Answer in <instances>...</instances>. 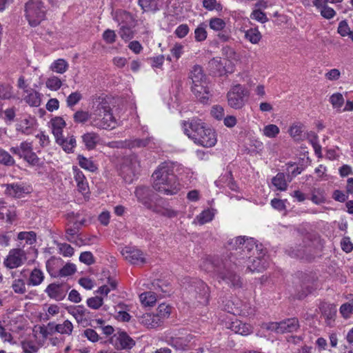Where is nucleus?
<instances>
[{"mask_svg": "<svg viewBox=\"0 0 353 353\" xmlns=\"http://www.w3.org/2000/svg\"><path fill=\"white\" fill-rule=\"evenodd\" d=\"M172 308L169 305H166L165 303L160 304L154 314L158 319H159V322L161 323L165 319H168L171 314Z\"/></svg>", "mask_w": 353, "mask_h": 353, "instance_id": "nucleus-33", "label": "nucleus"}, {"mask_svg": "<svg viewBox=\"0 0 353 353\" xmlns=\"http://www.w3.org/2000/svg\"><path fill=\"white\" fill-rule=\"evenodd\" d=\"M26 18L30 26H38L46 17V8L41 0H30L25 6Z\"/></svg>", "mask_w": 353, "mask_h": 353, "instance_id": "nucleus-6", "label": "nucleus"}, {"mask_svg": "<svg viewBox=\"0 0 353 353\" xmlns=\"http://www.w3.org/2000/svg\"><path fill=\"white\" fill-rule=\"evenodd\" d=\"M55 141L68 153L72 152L76 145V140L74 136H68L66 138L61 136L56 139Z\"/></svg>", "mask_w": 353, "mask_h": 353, "instance_id": "nucleus-25", "label": "nucleus"}, {"mask_svg": "<svg viewBox=\"0 0 353 353\" xmlns=\"http://www.w3.org/2000/svg\"><path fill=\"white\" fill-rule=\"evenodd\" d=\"M6 194L13 198H21L31 192L30 185L23 183L4 184Z\"/></svg>", "mask_w": 353, "mask_h": 353, "instance_id": "nucleus-12", "label": "nucleus"}, {"mask_svg": "<svg viewBox=\"0 0 353 353\" xmlns=\"http://www.w3.org/2000/svg\"><path fill=\"white\" fill-rule=\"evenodd\" d=\"M223 55L232 65L238 63L241 59V56L233 48L225 46L222 49Z\"/></svg>", "mask_w": 353, "mask_h": 353, "instance_id": "nucleus-28", "label": "nucleus"}, {"mask_svg": "<svg viewBox=\"0 0 353 353\" xmlns=\"http://www.w3.org/2000/svg\"><path fill=\"white\" fill-rule=\"evenodd\" d=\"M12 288L15 293L24 294L26 292L24 280L22 279H14L12 283Z\"/></svg>", "mask_w": 353, "mask_h": 353, "instance_id": "nucleus-44", "label": "nucleus"}, {"mask_svg": "<svg viewBox=\"0 0 353 353\" xmlns=\"http://www.w3.org/2000/svg\"><path fill=\"white\" fill-rule=\"evenodd\" d=\"M76 272V266L73 263H67L59 272L60 276H68L73 274Z\"/></svg>", "mask_w": 353, "mask_h": 353, "instance_id": "nucleus-55", "label": "nucleus"}, {"mask_svg": "<svg viewBox=\"0 0 353 353\" xmlns=\"http://www.w3.org/2000/svg\"><path fill=\"white\" fill-rule=\"evenodd\" d=\"M183 128L185 134L194 140V142L204 148L214 147L217 142L216 131L207 127L205 123L198 119L183 122Z\"/></svg>", "mask_w": 353, "mask_h": 353, "instance_id": "nucleus-2", "label": "nucleus"}, {"mask_svg": "<svg viewBox=\"0 0 353 353\" xmlns=\"http://www.w3.org/2000/svg\"><path fill=\"white\" fill-rule=\"evenodd\" d=\"M224 108L220 105H214L210 110V115L217 121H221L224 117Z\"/></svg>", "mask_w": 353, "mask_h": 353, "instance_id": "nucleus-46", "label": "nucleus"}, {"mask_svg": "<svg viewBox=\"0 0 353 353\" xmlns=\"http://www.w3.org/2000/svg\"><path fill=\"white\" fill-rule=\"evenodd\" d=\"M201 267L208 272L216 274L217 279L233 287H241L240 277L230 270L231 265L228 261L219 262L218 259L212 261L206 259L203 261Z\"/></svg>", "mask_w": 353, "mask_h": 353, "instance_id": "nucleus-4", "label": "nucleus"}, {"mask_svg": "<svg viewBox=\"0 0 353 353\" xmlns=\"http://www.w3.org/2000/svg\"><path fill=\"white\" fill-rule=\"evenodd\" d=\"M192 92L196 99L203 103H207L210 99V91L207 81L204 83L192 84Z\"/></svg>", "mask_w": 353, "mask_h": 353, "instance_id": "nucleus-17", "label": "nucleus"}, {"mask_svg": "<svg viewBox=\"0 0 353 353\" xmlns=\"http://www.w3.org/2000/svg\"><path fill=\"white\" fill-rule=\"evenodd\" d=\"M154 292L148 291L139 295V299L144 306H153L157 299L169 294L170 290L167 285L161 281H157L152 283Z\"/></svg>", "mask_w": 353, "mask_h": 353, "instance_id": "nucleus-7", "label": "nucleus"}, {"mask_svg": "<svg viewBox=\"0 0 353 353\" xmlns=\"http://www.w3.org/2000/svg\"><path fill=\"white\" fill-rule=\"evenodd\" d=\"M256 256L253 255L250 259H248L251 264L248 265V269L251 272H261L268 266V260L265 258V254L262 249H259L258 252H255Z\"/></svg>", "mask_w": 353, "mask_h": 353, "instance_id": "nucleus-15", "label": "nucleus"}, {"mask_svg": "<svg viewBox=\"0 0 353 353\" xmlns=\"http://www.w3.org/2000/svg\"><path fill=\"white\" fill-rule=\"evenodd\" d=\"M24 93L23 100L30 106L39 107L41 105L42 96L41 93L32 88L25 90Z\"/></svg>", "mask_w": 353, "mask_h": 353, "instance_id": "nucleus-20", "label": "nucleus"}, {"mask_svg": "<svg viewBox=\"0 0 353 353\" xmlns=\"http://www.w3.org/2000/svg\"><path fill=\"white\" fill-rule=\"evenodd\" d=\"M302 128L301 124H293L289 129V134L295 140H299L302 136Z\"/></svg>", "mask_w": 353, "mask_h": 353, "instance_id": "nucleus-49", "label": "nucleus"}, {"mask_svg": "<svg viewBox=\"0 0 353 353\" xmlns=\"http://www.w3.org/2000/svg\"><path fill=\"white\" fill-rule=\"evenodd\" d=\"M329 101L334 109L341 110L344 104L345 99L341 93L336 92L330 96Z\"/></svg>", "mask_w": 353, "mask_h": 353, "instance_id": "nucleus-40", "label": "nucleus"}, {"mask_svg": "<svg viewBox=\"0 0 353 353\" xmlns=\"http://www.w3.org/2000/svg\"><path fill=\"white\" fill-rule=\"evenodd\" d=\"M350 29L345 21H342L339 23L338 27V32L342 36H349L350 34Z\"/></svg>", "mask_w": 353, "mask_h": 353, "instance_id": "nucleus-64", "label": "nucleus"}, {"mask_svg": "<svg viewBox=\"0 0 353 353\" xmlns=\"http://www.w3.org/2000/svg\"><path fill=\"white\" fill-rule=\"evenodd\" d=\"M73 119L75 123H85L88 120V113L85 111L78 110L74 114Z\"/></svg>", "mask_w": 353, "mask_h": 353, "instance_id": "nucleus-58", "label": "nucleus"}, {"mask_svg": "<svg viewBox=\"0 0 353 353\" xmlns=\"http://www.w3.org/2000/svg\"><path fill=\"white\" fill-rule=\"evenodd\" d=\"M57 245L59 252L64 256L69 257L74 254V249L68 243H57Z\"/></svg>", "mask_w": 353, "mask_h": 353, "instance_id": "nucleus-50", "label": "nucleus"}, {"mask_svg": "<svg viewBox=\"0 0 353 353\" xmlns=\"http://www.w3.org/2000/svg\"><path fill=\"white\" fill-rule=\"evenodd\" d=\"M26 260V253L22 248H13L3 259V265L8 269H14L23 265Z\"/></svg>", "mask_w": 353, "mask_h": 353, "instance_id": "nucleus-10", "label": "nucleus"}, {"mask_svg": "<svg viewBox=\"0 0 353 353\" xmlns=\"http://www.w3.org/2000/svg\"><path fill=\"white\" fill-rule=\"evenodd\" d=\"M82 96L78 92H74L71 93L66 99L67 105L70 108L73 107L76 104H77L79 101L81 99Z\"/></svg>", "mask_w": 353, "mask_h": 353, "instance_id": "nucleus-56", "label": "nucleus"}, {"mask_svg": "<svg viewBox=\"0 0 353 353\" xmlns=\"http://www.w3.org/2000/svg\"><path fill=\"white\" fill-rule=\"evenodd\" d=\"M44 279L43 272L37 268L32 270L28 281V285L37 286L40 285Z\"/></svg>", "mask_w": 353, "mask_h": 353, "instance_id": "nucleus-29", "label": "nucleus"}, {"mask_svg": "<svg viewBox=\"0 0 353 353\" xmlns=\"http://www.w3.org/2000/svg\"><path fill=\"white\" fill-rule=\"evenodd\" d=\"M311 201L317 205L323 203L325 201L324 191L321 188H314L312 190Z\"/></svg>", "mask_w": 353, "mask_h": 353, "instance_id": "nucleus-42", "label": "nucleus"}, {"mask_svg": "<svg viewBox=\"0 0 353 353\" xmlns=\"http://www.w3.org/2000/svg\"><path fill=\"white\" fill-rule=\"evenodd\" d=\"M64 81L57 76L52 75L46 79V86L52 91H57L62 86Z\"/></svg>", "mask_w": 353, "mask_h": 353, "instance_id": "nucleus-37", "label": "nucleus"}, {"mask_svg": "<svg viewBox=\"0 0 353 353\" xmlns=\"http://www.w3.org/2000/svg\"><path fill=\"white\" fill-rule=\"evenodd\" d=\"M214 216V213L212 210H203L201 213L197 215L194 220V223H198L199 225H203L211 221Z\"/></svg>", "mask_w": 353, "mask_h": 353, "instance_id": "nucleus-36", "label": "nucleus"}, {"mask_svg": "<svg viewBox=\"0 0 353 353\" xmlns=\"http://www.w3.org/2000/svg\"><path fill=\"white\" fill-rule=\"evenodd\" d=\"M263 327L277 334L293 332L299 327V321L296 318L288 319L280 322H270L263 325Z\"/></svg>", "mask_w": 353, "mask_h": 353, "instance_id": "nucleus-9", "label": "nucleus"}, {"mask_svg": "<svg viewBox=\"0 0 353 353\" xmlns=\"http://www.w3.org/2000/svg\"><path fill=\"white\" fill-rule=\"evenodd\" d=\"M325 77L329 81H336L341 77V72L336 68L330 70L325 74Z\"/></svg>", "mask_w": 353, "mask_h": 353, "instance_id": "nucleus-62", "label": "nucleus"}, {"mask_svg": "<svg viewBox=\"0 0 353 353\" xmlns=\"http://www.w3.org/2000/svg\"><path fill=\"white\" fill-rule=\"evenodd\" d=\"M19 240L25 241L28 245H33L36 242V233L34 232H21L18 234Z\"/></svg>", "mask_w": 353, "mask_h": 353, "instance_id": "nucleus-43", "label": "nucleus"}, {"mask_svg": "<svg viewBox=\"0 0 353 353\" xmlns=\"http://www.w3.org/2000/svg\"><path fill=\"white\" fill-rule=\"evenodd\" d=\"M55 330L57 333L70 336L73 330V325L69 320H65L63 323L57 324Z\"/></svg>", "mask_w": 353, "mask_h": 353, "instance_id": "nucleus-41", "label": "nucleus"}, {"mask_svg": "<svg viewBox=\"0 0 353 353\" xmlns=\"http://www.w3.org/2000/svg\"><path fill=\"white\" fill-rule=\"evenodd\" d=\"M339 312L344 319H349L351 314H353L352 302L351 301L350 303H345L342 304L339 308Z\"/></svg>", "mask_w": 353, "mask_h": 353, "instance_id": "nucleus-45", "label": "nucleus"}, {"mask_svg": "<svg viewBox=\"0 0 353 353\" xmlns=\"http://www.w3.org/2000/svg\"><path fill=\"white\" fill-rule=\"evenodd\" d=\"M104 321L102 319H94L90 318V325L94 328H100L105 335H110L114 332V328L110 325L103 326Z\"/></svg>", "mask_w": 353, "mask_h": 353, "instance_id": "nucleus-31", "label": "nucleus"}, {"mask_svg": "<svg viewBox=\"0 0 353 353\" xmlns=\"http://www.w3.org/2000/svg\"><path fill=\"white\" fill-rule=\"evenodd\" d=\"M194 37L196 41L201 42L207 38L205 28L201 26L197 27L194 30Z\"/></svg>", "mask_w": 353, "mask_h": 353, "instance_id": "nucleus-60", "label": "nucleus"}, {"mask_svg": "<svg viewBox=\"0 0 353 353\" xmlns=\"http://www.w3.org/2000/svg\"><path fill=\"white\" fill-rule=\"evenodd\" d=\"M250 18L262 23L268 21V17L265 14L259 10H254L251 13Z\"/></svg>", "mask_w": 353, "mask_h": 353, "instance_id": "nucleus-59", "label": "nucleus"}, {"mask_svg": "<svg viewBox=\"0 0 353 353\" xmlns=\"http://www.w3.org/2000/svg\"><path fill=\"white\" fill-rule=\"evenodd\" d=\"M68 288L63 284L50 283L47 286L45 292L48 296L56 301H62L66 296Z\"/></svg>", "mask_w": 353, "mask_h": 353, "instance_id": "nucleus-16", "label": "nucleus"}, {"mask_svg": "<svg viewBox=\"0 0 353 353\" xmlns=\"http://www.w3.org/2000/svg\"><path fill=\"white\" fill-rule=\"evenodd\" d=\"M244 32L245 38L253 44L258 43L261 39V34L257 28H250Z\"/></svg>", "mask_w": 353, "mask_h": 353, "instance_id": "nucleus-38", "label": "nucleus"}, {"mask_svg": "<svg viewBox=\"0 0 353 353\" xmlns=\"http://www.w3.org/2000/svg\"><path fill=\"white\" fill-rule=\"evenodd\" d=\"M12 87L10 85L0 84V99H9L12 97Z\"/></svg>", "mask_w": 353, "mask_h": 353, "instance_id": "nucleus-51", "label": "nucleus"}, {"mask_svg": "<svg viewBox=\"0 0 353 353\" xmlns=\"http://www.w3.org/2000/svg\"><path fill=\"white\" fill-rule=\"evenodd\" d=\"M152 188L160 194L174 195L181 189L174 172V166L169 163L161 164L152 175Z\"/></svg>", "mask_w": 353, "mask_h": 353, "instance_id": "nucleus-1", "label": "nucleus"}, {"mask_svg": "<svg viewBox=\"0 0 353 353\" xmlns=\"http://www.w3.org/2000/svg\"><path fill=\"white\" fill-rule=\"evenodd\" d=\"M231 329L237 334L247 336L252 332V327L241 321H235L232 323Z\"/></svg>", "mask_w": 353, "mask_h": 353, "instance_id": "nucleus-26", "label": "nucleus"}, {"mask_svg": "<svg viewBox=\"0 0 353 353\" xmlns=\"http://www.w3.org/2000/svg\"><path fill=\"white\" fill-rule=\"evenodd\" d=\"M273 185L280 191H285L288 188V183L283 173H278L272 179Z\"/></svg>", "mask_w": 353, "mask_h": 353, "instance_id": "nucleus-35", "label": "nucleus"}, {"mask_svg": "<svg viewBox=\"0 0 353 353\" xmlns=\"http://www.w3.org/2000/svg\"><path fill=\"white\" fill-rule=\"evenodd\" d=\"M119 34L121 39L125 41H130L134 37V33L132 29L125 25L121 26Z\"/></svg>", "mask_w": 353, "mask_h": 353, "instance_id": "nucleus-48", "label": "nucleus"}, {"mask_svg": "<svg viewBox=\"0 0 353 353\" xmlns=\"http://www.w3.org/2000/svg\"><path fill=\"white\" fill-rule=\"evenodd\" d=\"M261 133L263 136L267 138L274 139L280 133V129L275 124H268L263 126Z\"/></svg>", "mask_w": 353, "mask_h": 353, "instance_id": "nucleus-34", "label": "nucleus"}, {"mask_svg": "<svg viewBox=\"0 0 353 353\" xmlns=\"http://www.w3.org/2000/svg\"><path fill=\"white\" fill-rule=\"evenodd\" d=\"M100 295H96L90 298V307L92 309H98L103 305V298L105 296L99 293Z\"/></svg>", "mask_w": 353, "mask_h": 353, "instance_id": "nucleus-57", "label": "nucleus"}, {"mask_svg": "<svg viewBox=\"0 0 353 353\" xmlns=\"http://www.w3.org/2000/svg\"><path fill=\"white\" fill-rule=\"evenodd\" d=\"M95 276L99 281L98 284H101L97 293L107 296L111 290L116 288L117 282L110 277L109 271L102 270L101 272L96 274Z\"/></svg>", "mask_w": 353, "mask_h": 353, "instance_id": "nucleus-11", "label": "nucleus"}, {"mask_svg": "<svg viewBox=\"0 0 353 353\" xmlns=\"http://www.w3.org/2000/svg\"><path fill=\"white\" fill-rule=\"evenodd\" d=\"M117 35L114 31L112 30H106L103 34V40L109 44L113 43L116 40Z\"/></svg>", "mask_w": 353, "mask_h": 353, "instance_id": "nucleus-63", "label": "nucleus"}, {"mask_svg": "<svg viewBox=\"0 0 353 353\" xmlns=\"http://www.w3.org/2000/svg\"><path fill=\"white\" fill-rule=\"evenodd\" d=\"M249 92L241 84H236L231 87L227 94L228 105L236 110H239L245 105V98L248 97Z\"/></svg>", "mask_w": 353, "mask_h": 353, "instance_id": "nucleus-8", "label": "nucleus"}, {"mask_svg": "<svg viewBox=\"0 0 353 353\" xmlns=\"http://www.w3.org/2000/svg\"><path fill=\"white\" fill-rule=\"evenodd\" d=\"M0 163L6 165H12L14 163V159L11 155L0 148Z\"/></svg>", "mask_w": 353, "mask_h": 353, "instance_id": "nucleus-52", "label": "nucleus"}, {"mask_svg": "<svg viewBox=\"0 0 353 353\" xmlns=\"http://www.w3.org/2000/svg\"><path fill=\"white\" fill-rule=\"evenodd\" d=\"M190 78L192 79V84L204 83L207 81L206 76L203 73L202 68L198 65H194L191 69Z\"/></svg>", "mask_w": 353, "mask_h": 353, "instance_id": "nucleus-24", "label": "nucleus"}, {"mask_svg": "<svg viewBox=\"0 0 353 353\" xmlns=\"http://www.w3.org/2000/svg\"><path fill=\"white\" fill-rule=\"evenodd\" d=\"M320 309L327 325L331 326L336 315V306L333 304L323 303L321 305Z\"/></svg>", "mask_w": 353, "mask_h": 353, "instance_id": "nucleus-21", "label": "nucleus"}, {"mask_svg": "<svg viewBox=\"0 0 353 353\" xmlns=\"http://www.w3.org/2000/svg\"><path fill=\"white\" fill-rule=\"evenodd\" d=\"M203 6L208 10H216L217 11H221L223 8L222 5L220 3H218L216 0H203Z\"/></svg>", "mask_w": 353, "mask_h": 353, "instance_id": "nucleus-53", "label": "nucleus"}, {"mask_svg": "<svg viewBox=\"0 0 353 353\" xmlns=\"http://www.w3.org/2000/svg\"><path fill=\"white\" fill-rule=\"evenodd\" d=\"M228 248L236 259H250L255 252L259 251L258 245L253 238L238 236L230 239Z\"/></svg>", "mask_w": 353, "mask_h": 353, "instance_id": "nucleus-5", "label": "nucleus"}, {"mask_svg": "<svg viewBox=\"0 0 353 353\" xmlns=\"http://www.w3.org/2000/svg\"><path fill=\"white\" fill-rule=\"evenodd\" d=\"M189 341L188 337H171L167 341V343L176 350H183L186 348Z\"/></svg>", "mask_w": 353, "mask_h": 353, "instance_id": "nucleus-27", "label": "nucleus"}, {"mask_svg": "<svg viewBox=\"0 0 353 353\" xmlns=\"http://www.w3.org/2000/svg\"><path fill=\"white\" fill-rule=\"evenodd\" d=\"M139 321L147 328H154L161 325L159 319L154 314L145 313L139 316Z\"/></svg>", "mask_w": 353, "mask_h": 353, "instance_id": "nucleus-22", "label": "nucleus"}, {"mask_svg": "<svg viewBox=\"0 0 353 353\" xmlns=\"http://www.w3.org/2000/svg\"><path fill=\"white\" fill-rule=\"evenodd\" d=\"M189 30L190 29L187 24H181L176 28L174 34L177 37L182 39L188 34Z\"/></svg>", "mask_w": 353, "mask_h": 353, "instance_id": "nucleus-61", "label": "nucleus"}, {"mask_svg": "<svg viewBox=\"0 0 353 353\" xmlns=\"http://www.w3.org/2000/svg\"><path fill=\"white\" fill-rule=\"evenodd\" d=\"M74 177L77 183L78 190L86 197L88 194V185L83 173L77 167H73Z\"/></svg>", "mask_w": 353, "mask_h": 353, "instance_id": "nucleus-19", "label": "nucleus"}, {"mask_svg": "<svg viewBox=\"0 0 353 353\" xmlns=\"http://www.w3.org/2000/svg\"><path fill=\"white\" fill-rule=\"evenodd\" d=\"M111 342L117 350H130L135 345V341L124 332L114 334Z\"/></svg>", "mask_w": 353, "mask_h": 353, "instance_id": "nucleus-13", "label": "nucleus"}, {"mask_svg": "<svg viewBox=\"0 0 353 353\" xmlns=\"http://www.w3.org/2000/svg\"><path fill=\"white\" fill-rule=\"evenodd\" d=\"M121 254L126 261L132 264L140 265L145 262L143 253L135 248L125 247L121 250Z\"/></svg>", "mask_w": 353, "mask_h": 353, "instance_id": "nucleus-14", "label": "nucleus"}, {"mask_svg": "<svg viewBox=\"0 0 353 353\" xmlns=\"http://www.w3.org/2000/svg\"><path fill=\"white\" fill-rule=\"evenodd\" d=\"M70 313L75 318L76 321L83 327L88 325V312L83 305H77L70 310Z\"/></svg>", "mask_w": 353, "mask_h": 353, "instance_id": "nucleus-18", "label": "nucleus"}, {"mask_svg": "<svg viewBox=\"0 0 353 353\" xmlns=\"http://www.w3.org/2000/svg\"><path fill=\"white\" fill-rule=\"evenodd\" d=\"M68 63L65 59H58L51 63L50 69L54 72L63 74L68 70Z\"/></svg>", "mask_w": 353, "mask_h": 353, "instance_id": "nucleus-30", "label": "nucleus"}, {"mask_svg": "<svg viewBox=\"0 0 353 353\" xmlns=\"http://www.w3.org/2000/svg\"><path fill=\"white\" fill-rule=\"evenodd\" d=\"M210 28L215 31L222 30L225 27V22L221 18H212L209 23Z\"/></svg>", "mask_w": 353, "mask_h": 353, "instance_id": "nucleus-47", "label": "nucleus"}, {"mask_svg": "<svg viewBox=\"0 0 353 353\" xmlns=\"http://www.w3.org/2000/svg\"><path fill=\"white\" fill-rule=\"evenodd\" d=\"M60 312V307L55 304L50 305L48 307V309L46 310V313L44 315L43 319L44 321H48L51 319V317L56 316Z\"/></svg>", "mask_w": 353, "mask_h": 353, "instance_id": "nucleus-54", "label": "nucleus"}, {"mask_svg": "<svg viewBox=\"0 0 353 353\" xmlns=\"http://www.w3.org/2000/svg\"><path fill=\"white\" fill-rule=\"evenodd\" d=\"M90 123L103 129H113L116 127L117 121L111 112L109 103L104 97L92 99Z\"/></svg>", "mask_w": 353, "mask_h": 353, "instance_id": "nucleus-3", "label": "nucleus"}, {"mask_svg": "<svg viewBox=\"0 0 353 353\" xmlns=\"http://www.w3.org/2000/svg\"><path fill=\"white\" fill-rule=\"evenodd\" d=\"M50 124L52 132L55 139L63 136V130L65 128L66 123L62 117H56L52 119Z\"/></svg>", "mask_w": 353, "mask_h": 353, "instance_id": "nucleus-23", "label": "nucleus"}, {"mask_svg": "<svg viewBox=\"0 0 353 353\" xmlns=\"http://www.w3.org/2000/svg\"><path fill=\"white\" fill-rule=\"evenodd\" d=\"M0 205H2V210L0 212H2L3 219L6 217L7 221L12 223L17 215L14 207L8 206L3 200H0Z\"/></svg>", "mask_w": 353, "mask_h": 353, "instance_id": "nucleus-32", "label": "nucleus"}, {"mask_svg": "<svg viewBox=\"0 0 353 353\" xmlns=\"http://www.w3.org/2000/svg\"><path fill=\"white\" fill-rule=\"evenodd\" d=\"M149 190L145 187H139L135 190V196L139 201L149 207L148 202Z\"/></svg>", "mask_w": 353, "mask_h": 353, "instance_id": "nucleus-39", "label": "nucleus"}]
</instances>
